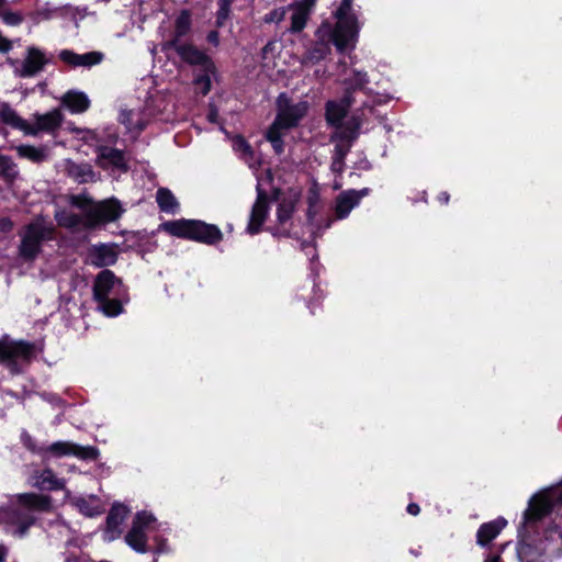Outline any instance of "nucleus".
Masks as SVG:
<instances>
[{
  "label": "nucleus",
  "mask_w": 562,
  "mask_h": 562,
  "mask_svg": "<svg viewBox=\"0 0 562 562\" xmlns=\"http://www.w3.org/2000/svg\"><path fill=\"white\" fill-rule=\"evenodd\" d=\"M75 443L69 441H56L44 447V453H50L54 457L74 456Z\"/></svg>",
  "instance_id": "obj_34"
},
{
  "label": "nucleus",
  "mask_w": 562,
  "mask_h": 562,
  "mask_svg": "<svg viewBox=\"0 0 562 562\" xmlns=\"http://www.w3.org/2000/svg\"><path fill=\"white\" fill-rule=\"evenodd\" d=\"M281 195H282V190L280 188H273L271 191V196H269V202L270 201H279L281 199Z\"/></svg>",
  "instance_id": "obj_61"
},
{
  "label": "nucleus",
  "mask_w": 562,
  "mask_h": 562,
  "mask_svg": "<svg viewBox=\"0 0 562 562\" xmlns=\"http://www.w3.org/2000/svg\"><path fill=\"white\" fill-rule=\"evenodd\" d=\"M21 439H22L24 447L29 451H31L33 453L43 454L44 447H37L36 441L32 438L31 435H29L27 432H23L21 436Z\"/></svg>",
  "instance_id": "obj_51"
},
{
  "label": "nucleus",
  "mask_w": 562,
  "mask_h": 562,
  "mask_svg": "<svg viewBox=\"0 0 562 562\" xmlns=\"http://www.w3.org/2000/svg\"><path fill=\"white\" fill-rule=\"evenodd\" d=\"M104 55L100 52H88L80 55L79 67H92L103 60Z\"/></svg>",
  "instance_id": "obj_41"
},
{
  "label": "nucleus",
  "mask_w": 562,
  "mask_h": 562,
  "mask_svg": "<svg viewBox=\"0 0 562 562\" xmlns=\"http://www.w3.org/2000/svg\"><path fill=\"white\" fill-rule=\"evenodd\" d=\"M36 356V345L26 340L5 341L0 339V363L12 372H19L18 360L31 362Z\"/></svg>",
  "instance_id": "obj_7"
},
{
  "label": "nucleus",
  "mask_w": 562,
  "mask_h": 562,
  "mask_svg": "<svg viewBox=\"0 0 562 562\" xmlns=\"http://www.w3.org/2000/svg\"><path fill=\"white\" fill-rule=\"evenodd\" d=\"M406 512L412 516H417L420 513V507L416 503H409L406 507Z\"/></svg>",
  "instance_id": "obj_60"
},
{
  "label": "nucleus",
  "mask_w": 562,
  "mask_h": 562,
  "mask_svg": "<svg viewBox=\"0 0 562 562\" xmlns=\"http://www.w3.org/2000/svg\"><path fill=\"white\" fill-rule=\"evenodd\" d=\"M449 199H450V195L448 192L446 191H442L440 192L438 195H437V200L439 201V203L441 204H448L449 202Z\"/></svg>",
  "instance_id": "obj_62"
},
{
  "label": "nucleus",
  "mask_w": 562,
  "mask_h": 562,
  "mask_svg": "<svg viewBox=\"0 0 562 562\" xmlns=\"http://www.w3.org/2000/svg\"><path fill=\"white\" fill-rule=\"evenodd\" d=\"M15 149L20 158L27 159L35 164H41L47 158L45 149L41 147L22 144L19 145Z\"/></svg>",
  "instance_id": "obj_31"
},
{
  "label": "nucleus",
  "mask_w": 562,
  "mask_h": 562,
  "mask_svg": "<svg viewBox=\"0 0 562 562\" xmlns=\"http://www.w3.org/2000/svg\"><path fill=\"white\" fill-rule=\"evenodd\" d=\"M158 231L170 236L191 240L207 246H215L223 240V232L215 224H209L202 220L179 218L161 223Z\"/></svg>",
  "instance_id": "obj_2"
},
{
  "label": "nucleus",
  "mask_w": 562,
  "mask_h": 562,
  "mask_svg": "<svg viewBox=\"0 0 562 562\" xmlns=\"http://www.w3.org/2000/svg\"><path fill=\"white\" fill-rule=\"evenodd\" d=\"M353 102L355 97H351L350 92H344L338 100H328L325 103V120L328 126L339 127L342 125Z\"/></svg>",
  "instance_id": "obj_12"
},
{
  "label": "nucleus",
  "mask_w": 562,
  "mask_h": 562,
  "mask_svg": "<svg viewBox=\"0 0 562 562\" xmlns=\"http://www.w3.org/2000/svg\"><path fill=\"white\" fill-rule=\"evenodd\" d=\"M156 201L159 210L168 214H175L179 207L176 196L168 188L157 190Z\"/></svg>",
  "instance_id": "obj_27"
},
{
  "label": "nucleus",
  "mask_w": 562,
  "mask_h": 562,
  "mask_svg": "<svg viewBox=\"0 0 562 562\" xmlns=\"http://www.w3.org/2000/svg\"><path fill=\"white\" fill-rule=\"evenodd\" d=\"M285 14H286V9L281 7V8L273 9L270 12H268L267 14H265L262 20L267 24L280 23L281 21L284 20Z\"/></svg>",
  "instance_id": "obj_47"
},
{
  "label": "nucleus",
  "mask_w": 562,
  "mask_h": 562,
  "mask_svg": "<svg viewBox=\"0 0 562 562\" xmlns=\"http://www.w3.org/2000/svg\"><path fill=\"white\" fill-rule=\"evenodd\" d=\"M207 121L210 123H216L218 119V110L214 104H210L209 111H207Z\"/></svg>",
  "instance_id": "obj_59"
},
{
  "label": "nucleus",
  "mask_w": 562,
  "mask_h": 562,
  "mask_svg": "<svg viewBox=\"0 0 562 562\" xmlns=\"http://www.w3.org/2000/svg\"><path fill=\"white\" fill-rule=\"evenodd\" d=\"M36 520L37 518L32 513L16 506L5 508L3 524L15 526L14 535L22 538L35 525Z\"/></svg>",
  "instance_id": "obj_13"
},
{
  "label": "nucleus",
  "mask_w": 562,
  "mask_h": 562,
  "mask_svg": "<svg viewBox=\"0 0 562 562\" xmlns=\"http://www.w3.org/2000/svg\"><path fill=\"white\" fill-rule=\"evenodd\" d=\"M46 64L47 59L43 52L36 47H29L27 55L23 61L22 69L20 70V76L23 78L33 77L43 70Z\"/></svg>",
  "instance_id": "obj_17"
},
{
  "label": "nucleus",
  "mask_w": 562,
  "mask_h": 562,
  "mask_svg": "<svg viewBox=\"0 0 562 562\" xmlns=\"http://www.w3.org/2000/svg\"><path fill=\"white\" fill-rule=\"evenodd\" d=\"M102 313L109 317H115L123 312L122 302L119 299L105 297L103 301H95Z\"/></svg>",
  "instance_id": "obj_35"
},
{
  "label": "nucleus",
  "mask_w": 562,
  "mask_h": 562,
  "mask_svg": "<svg viewBox=\"0 0 562 562\" xmlns=\"http://www.w3.org/2000/svg\"><path fill=\"white\" fill-rule=\"evenodd\" d=\"M61 104L71 113H83L90 108L91 101L85 92L69 90L63 95Z\"/></svg>",
  "instance_id": "obj_20"
},
{
  "label": "nucleus",
  "mask_w": 562,
  "mask_h": 562,
  "mask_svg": "<svg viewBox=\"0 0 562 562\" xmlns=\"http://www.w3.org/2000/svg\"><path fill=\"white\" fill-rule=\"evenodd\" d=\"M128 514V508L123 504H114L108 513L105 524L106 531L115 536L121 533V525L124 522Z\"/></svg>",
  "instance_id": "obj_23"
},
{
  "label": "nucleus",
  "mask_w": 562,
  "mask_h": 562,
  "mask_svg": "<svg viewBox=\"0 0 562 562\" xmlns=\"http://www.w3.org/2000/svg\"><path fill=\"white\" fill-rule=\"evenodd\" d=\"M12 49V42L0 33V53H9Z\"/></svg>",
  "instance_id": "obj_57"
},
{
  "label": "nucleus",
  "mask_w": 562,
  "mask_h": 562,
  "mask_svg": "<svg viewBox=\"0 0 562 562\" xmlns=\"http://www.w3.org/2000/svg\"><path fill=\"white\" fill-rule=\"evenodd\" d=\"M68 173L79 183H86L94 180L93 168L89 164H71Z\"/></svg>",
  "instance_id": "obj_32"
},
{
  "label": "nucleus",
  "mask_w": 562,
  "mask_h": 562,
  "mask_svg": "<svg viewBox=\"0 0 562 562\" xmlns=\"http://www.w3.org/2000/svg\"><path fill=\"white\" fill-rule=\"evenodd\" d=\"M154 520L155 517L151 514L145 510L138 512L134 517L132 527H138L139 530L145 531V528H147Z\"/></svg>",
  "instance_id": "obj_44"
},
{
  "label": "nucleus",
  "mask_w": 562,
  "mask_h": 562,
  "mask_svg": "<svg viewBox=\"0 0 562 562\" xmlns=\"http://www.w3.org/2000/svg\"><path fill=\"white\" fill-rule=\"evenodd\" d=\"M329 53H330V47L326 44H319V42H315V44L311 50L312 58H315L316 60H322V59L326 58V56Z\"/></svg>",
  "instance_id": "obj_50"
},
{
  "label": "nucleus",
  "mask_w": 562,
  "mask_h": 562,
  "mask_svg": "<svg viewBox=\"0 0 562 562\" xmlns=\"http://www.w3.org/2000/svg\"><path fill=\"white\" fill-rule=\"evenodd\" d=\"M236 0H216L215 27L222 29L232 14V5Z\"/></svg>",
  "instance_id": "obj_33"
},
{
  "label": "nucleus",
  "mask_w": 562,
  "mask_h": 562,
  "mask_svg": "<svg viewBox=\"0 0 562 562\" xmlns=\"http://www.w3.org/2000/svg\"><path fill=\"white\" fill-rule=\"evenodd\" d=\"M206 41L212 46L217 47L220 45V32L217 30H211L206 34Z\"/></svg>",
  "instance_id": "obj_55"
},
{
  "label": "nucleus",
  "mask_w": 562,
  "mask_h": 562,
  "mask_svg": "<svg viewBox=\"0 0 562 562\" xmlns=\"http://www.w3.org/2000/svg\"><path fill=\"white\" fill-rule=\"evenodd\" d=\"M171 50H175L184 64L200 67V72L193 78V85L200 89L202 95H207L212 90V77L217 74V67L212 57L193 43L180 44Z\"/></svg>",
  "instance_id": "obj_5"
},
{
  "label": "nucleus",
  "mask_w": 562,
  "mask_h": 562,
  "mask_svg": "<svg viewBox=\"0 0 562 562\" xmlns=\"http://www.w3.org/2000/svg\"><path fill=\"white\" fill-rule=\"evenodd\" d=\"M507 520L504 517H497L494 520L482 524L476 531V542L481 547L488 546L506 527Z\"/></svg>",
  "instance_id": "obj_18"
},
{
  "label": "nucleus",
  "mask_w": 562,
  "mask_h": 562,
  "mask_svg": "<svg viewBox=\"0 0 562 562\" xmlns=\"http://www.w3.org/2000/svg\"><path fill=\"white\" fill-rule=\"evenodd\" d=\"M293 13L291 15V25L289 27V32L292 34L301 33L310 19V15L305 12H302L295 8H293Z\"/></svg>",
  "instance_id": "obj_37"
},
{
  "label": "nucleus",
  "mask_w": 562,
  "mask_h": 562,
  "mask_svg": "<svg viewBox=\"0 0 562 562\" xmlns=\"http://www.w3.org/2000/svg\"><path fill=\"white\" fill-rule=\"evenodd\" d=\"M148 236L145 232L137 231V232H131L127 234L125 238V243H131L127 245L131 249H136L142 246V241L144 239H147Z\"/></svg>",
  "instance_id": "obj_46"
},
{
  "label": "nucleus",
  "mask_w": 562,
  "mask_h": 562,
  "mask_svg": "<svg viewBox=\"0 0 562 562\" xmlns=\"http://www.w3.org/2000/svg\"><path fill=\"white\" fill-rule=\"evenodd\" d=\"M59 59L72 67H79L80 54L75 53L70 49H63L58 55Z\"/></svg>",
  "instance_id": "obj_49"
},
{
  "label": "nucleus",
  "mask_w": 562,
  "mask_h": 562,
  "mask_svg": "<svg viewBox=\"0 0 562 562\" xmlns=\"http://www.w3.org/2000/svg\"><path fill=\"white\" fill-rule=\"evenodd\" d=\"M257 198L252 204L249 222L246 232L249 235H257L263 229V224L268 218L270 204L268 193L260 187L257 186Z\"/></svg>",
  "instance_id": "obj_10"
},
{
  "label": "nucleus",
  "mask_w": 562,
  "mask_h": 562,
  "mask_svg": "<svg viewBox=\"0 0 562 562\" xmlns=\"http://www.w3.org/2000/svg\"><path fill=\"white\" fill-rule=\"evenodd\" d=\"M361 126V115L352 114L347 121H342V125L337 127L338 130H340L338 138L351 145L355 140L358 139Z\"/></svg>",
  "instance_id": "obj_21"
},
{
  "label": "nucleus",
  "mask_w": 562,
  "mask_h": 562,
  "mask_svg": "<svg viewBox=\"0 0 562 562\" xmlns=\"http://www.w3.org/2000/svg\"><path fill=\"white\" fill-rule=\"evenodd\" d=\"M7 555L8 549L3 544H0V562H5Z\"/></svg>",
  "instance_id": "obj_63"
},
{
  "label": "nucleus",
  "mask_w": 562,
  "mask_h": 562,
  "mask_svg": "<svg viewBox=\"0 0 562 562\" xmlns=\"http://www.w3.org/2000/svg\"><path fill=\"white\" fill-rule=\"evenodd\" d=\"M333 34L334 25L328 21H324L315 32L316 42H319V44H326L328 46L329 44L334 45Z\"/></svg>",
  "instance_id": "obj_36"
},
{
  "label": "nucleus",
  "mask_w": 562,
  "mask_h": 562,
  "mask_svg": "<svg viewBox=\"0 0 562 562\" xmlns=\"http://www.w3.org/2000/svg\"><path fill=\"white\" fill-rule=\"evenodd\" d=\"M13 228V222L10 217L0 218V231L2 233H9Z\"/></svg>",
  "instance_id": "obj_56"
},
{
  "label": "nucleus",
  "mask_w": 562,
  "mask_h": 562,
  "mask_svg": "<svg viewBox=\"0 0 562 562\" xmlns=\"http://www.w3.org/2000/svg\"><path fill=\"white\" fill-rule=\"evenodd\" d=\"M335 216L337 220H345L349 216L350 212L358 206L357 196L352 195L350 190L341 191L335 201Z\"/></svg>",
  "instance_id": "obj_22"
},
{
  "label": "nucleus",
  "mask_w": 562,
  "mask_h": 562,
  "mask_svg": "<svg viewBox=\"0 0 562 562\" xmlns=\"http://www.w3.org/2000/svg\"><path fill=\"white\" fill-rule=\"evenodd\" d=\"M192 31L191 12L182 10L175 20L171 37L161 44L162 52H169L172 47L183 44L182 38L187 37Z\"/></svg>",
  "instance_id": "obj_14"
},
{
  "label": "nucleus",
  "mask_w": 562,
  "mask_h": 562,
  "mask_svg": "<svg viewBox=\"0 0 562 562\" xmlns=\"http://www.w3.org/2000/svg\"><path fill=\"white\" fill-rule=\"evenodd\" d=\"M58 224L67 228H74L79 224H82V217H80L77 214L70 213L67 216H65L64 220H58Z\"/></svg>",
  "instance_id": "obj_52"
},
{
  "label": "nucleus",
  "mask_w": 562,
  "mask_h": 562,
  "mask_svg": "<svg viewBox=\"0 0 562 562\" xmlns=\"http://www.w3.org/2000/svg\"><path fill=\"white\" fill-rule=\"evenodd\" d=\"M97 165L102 169L113 168L123 173L130 170L125 153L119 148L100 145L95 148Z\"/></svg>",
  "instance_id": "obj_11"
},
{
  "label": "nucleus",
  "mask_w": 562,
  "mask_h": 562,
  "mask_svg": "<svg viewBox=\"0 0 562 562\" xmlns=\"http://www.w3.org/2000/svg\"><path fill=\"white\" fill-rule=\"evenodd\" d=\"M293 223H290V226L286 227L285 224H279L276 226L266 227V232L270 233L274 238H291L293 234L291 232Z\"/></svg>",
  "instance_id": "obj_42"
},
{
  "label": "nucleus",
  "mask_w": 562,
  "mask_h": 562,
  "mask_svg": "<svg viewBox=\"0 0 562 562\" xmlns=\"http://www.w3.org/2000/svg\"><path fill=\"white\" fill-rule=\"evenodd\" d=\"M276 109L274 120L266 130L265 139L270 143L274 155L281 156L285 150V133L300 126L308 113L310 105L306 101L293 103L286 93L282 92L277 98Z\"/></svg>",
  "instance_id": "obj_1"
},
{
  "label": "nucleus",
  "mask_w": 562,
  "mask_h": 562,
  "mask_svg": "<svg viewBox=\"0 0 562 562\" xmlns=\"http://www.w3.org/2000/svg\"><path fill=\"white\" fill-rule=\"evenodd\" d=\"M361 25L358 20H336L334 24V46L340 54L355 49Z\"/></svg>",
  "instance_id": "obj_8"
},
{
  "label": "nucleus",
  "mask_w": 562,
  "mask_h": 562,
  "mask_svg": "<svg viewBox=\"0 0 562 562\" xmlns=\"http://www.w3.org/2000/svg\"><path fill=\"white\" fill-rule=\"evenodd\" d=\"M18 505L32 513L33 512H48L52 507V499L49 496L38 495L35 493H23L16 497Z\"/></svg>",
  "instance_id": "obj_19"
},
{
  "label": "nucleus",
  "mask_w": 562,
  "mask_h": 562,
  "mask_svg": "<svg viewBox=\"0 0 562 562\" xmlns=\"http://www.w3.org/2000/svg\"><path fill=\"white\" fill-rule=\"evenodd\" d=\"M74 456L81 460L95 461L100 456V451L94 446L83 447L75 443Z\"/></svg>",
  "instance_id": "obj_39"
},
{
  "label": "nucleus",
  "mask_w": 562,
  "mask_h": 562,
  "mask_svg": "<svg viewBox=\"0 0 562 562\" xmlns=\"http://www.w3.org/2000/svg\"><path fill=\"white\" fill-rule=\"evenodd\" d=\"M369 76L366 71L353 70L352 77L345 80L346 89L344 92H350L353 97L357 91H364L369 85Z\"/></svg>",
  "instance_id": "obj_30"
},
{
  "label": "nucleus",
  "mask_w": 562,
  "mask_h": 562,
  "mask_svg": "<svg viewBox=\"0 0 562 562\" xmlns=\"http://www.w3.org/2000/svg\"><path fill=\"white\" fill-rule=\"evenodd\" d=\"M15 167L11 157L0 155V176L4 178L14 179L15 172H13V168Z\"/></svg>",
  "instance_id": "obj_43"
},
{
  "label": "nucleus",
  "mask_w": 562,
  "mask_h": 562,
  "mask_svg": "<svg viewBox=\"0 0 562 562\" xmlns=\"http://www.w3.org/2000/svg\"><path fill=\"white\" fill-rule=\"evenodd\" d=\"M234 148H235V150L240 151L244 156H247V157L254 156V149H252L251 145L241 135H237L235 137Z\"/></svg>",
  "instance_id": "obj_45"
},
{
  "label": "nucleus",
  "mask_w": 562,
  "mask_h": 562,
  "mask_svg": "<svg viewBox=\"0 0 562 562\" xmlns=\"http://www.w3.org/2000/svg\"><path fill=\"white\" fill-rule=\"evenodd\" d=\"M296 203L297 198H283L280 200L276 213L279 224H286L291 221L296 209Z\"/></svg>",
  "instance_id": "obj_29"
},
{
  "label": "nucleus",
  "mask_w": 562,
  "mask_h": 562,
  "mask_svg": "<svg viewBox=\"0 0 562 562\" xmlns=\"http://www.w3.org/2000/svg\"><path fill=\"white\" fill-rule=\"evenodd\" d=\"M349 190H350V192H352L353 196H357L358 204H360L361 200L364 196H368L370 194V192H371L370 188H363L361 190H355V189H349Z\"/></svg>",
  "instance_id": "obj_58"
},
{
  "label": "nucleus",
  "mask_w": 562,
  "mask_h": 562,
  "mask_svg": "<svg viewBox=\"0 0 562 562\" xmlns=\"http://www.w3.org/2000/svg\"><path fill=\"white\" fill-rule=\"evenodd\" d=\"M552 513L562 519V482L530 497L528 507L524 512L521 525L518 528L519 533H521L522 528L533 527Z\"/></svg>",
  "instance_id": "obj_4"
},
{
  "label": "nucleus",
  "mask_w": 562,
  "mask_h": 562,
  "mask_svg": "<svg viewBox=\"0 0 562 562\" xmlns=\"http://www.w3.org/2000/svg\"><path fill=\"white\" fill-rule=\"evenodd\" d=\"M49 231L40 223H30L24 226L19 245V256L26 262L34 261L42 252L43 243L48 239Z\"/></svg>",
  "instance_id": "obj_6"
},
{
  "label": "nucleus",
  "mask_w": 562,
  "mask_h": 562,
  "mask_svg": "<svg viewBox=\"0 0 562 562\" xmlns=\"http://www.w3.org/2000/svg\"><path fill=\"white\" fill-rule=\"evenodd\" d=\"M126 543L138 553L147 552V536L138 527H131L125 536Z\"/></svg>",
  "instance_id": "obj_28"
},
{
  "label": "nucleus",
  "mask_w": 562,
  "mask_h": 562,
  "mask_svg": "<svg viewBox=\"0 0 562 562\" xmlns=\"http://www.w3.org/2000/svg\"><path fill=\"white\" fill-rule=\"evenodd\" d=\"M116 284H122V279L117 278L110 269H102L94 278L92 284V296L94 301H103L110 296Z\"/></svg>",
  "instance_id": "obj_15"
},
{
  "label": "nucleus",
  "mask_w": 562,
  "mask_h": 562,
  "mask_svg": "<svg viewBox=\"0 0 562 562\" xmlns=\"http://www.w3.org/2000/svg\"><path fill=\"white\" fill-rule=\"evenodd\" d=\"M72 204L82 211V226L88 231L115 222L124 213L121 202L114 196L101 201H94L88 196H75Z\"/></svg>",
  "instance_id": "obj_3"
},
{
  "label": "nucleus",
  "mask_w": 562,
  "mask_h": 562,
  "mask_svg": "<svg viewBox=\"0 0 562 562\" xmlns=\"http://www.w3.org/2000/svg\"><path fill=\"white\" fill-rule=\"evenodd\" d=\"M1 18L4 24L10 26H18L23 22V15L20 12L2 11Z\"/></svg>",
  "instance_id": "obj_48"
},
{
  "label": "nucleus",
  "mask_w": 562,
  "mask_h": 562,
  "mask_svg": "<svg viewBox=\"0 0 562 562\" xmlns=\"http://www.w3.org/2000/svg\"><path fill=\"white\" fill-rule=\"evenodd\" d=\"M315 5H316V0H300V1L295 2L294 4H291L290 7L295 8L297 10L311 15Z\"/></svg>",
  "instance_id": "obj_53"
},
{
  "label": "nucleus",
  "mask_w": 562,
  "mask_h": 562,
  "mask_svg": "<svg viewBox=\"0 0 562 562\" xmlns=\"http://www.w3.org/2000/svg\"><path fill=\"white\" fill-rule=\"evenodd\" d=\"M336 20H358L353 7L340 2L339 7L333 12Z\"/></svg>",
  "instance_id": "obj_40"
},
{
  "label": "nucleus",
  "mask_w": 562,
  "mask_h": 562,
  "mask_svg": "<svg viewBox=\"0 0 562 562\" xmlns=\"http://www.w3.org/2000/svg\"><path fill=\"white\" fill-rule=\"evenodd\" d=\"M35 124H29L26 135L35 136L40 132L54 133L63 123L64 115L58 109H54L45 114H35Z\"/></svg>",
  "instance_id": "obj_16"
},
{
  "label": "nucleus",
  "mask_w": 562,
  "mask_h": 562,
  "mask_svg": "<svg viewBox=\"0 0 562 562\" xmlns=\"http://www.w3.org/2000/svg\"><path fill=\"white\" fill-rule=\"evenodd\" d=\"M485 562H499V557L488 558Z\"/></svg>",
  "instance_id": "obj_64"
},
{
  "label": "nucleus",
  "mask_w": 562,
  "mask_h": 562,
  "mask_svg": "<svg viewBox=\"0 0 562 562\" xmlns=\"http://www.w3.org/2000/svg\"><path fill=\"white\" fill-rule=\"evenodd\" d=\"M119 245L115 243H98L89 246L86 262L95 268L114 266L119 260Z\"/></svg>",
  "instance_id": "obj_9"
},
{
  "label": "nucleus",
  "mask_w": 562,
  "mask_h": 562,
  "mask_svg": "<svg viewBox=\"0 0 562 562\" xmlns=\"http://www.w3.org/2000/svg\"><path fill=\"white\" fill-rule=\"evenodd\" d=\"M75 506L82 515L87 517H94L101 514L99 506L93 505L90 499L78 497L75 499Z\"/></svg>",
  "instance_id": "obj_38"
},
{
  "label": "nucleus",
  "mask_w": 562,
  "mask_h": 562,
  "mask_svg": "<svg viewBox=\"0 0 562 562\" xmlns=\"http://www.w3.org/2000/svg\"><path fill=\"white\" fill-rule=\"evenodd\" d=\"M0 120L3 124L20 130L24 132V134L29 131V123L22 119L9 103H2L0 105Z\"/></svg>",
  "instance_id": "obj_24"
},
{
  "label": "nucleus",
  "mask_w": 562,
  "mask_h": 562,
  "mask_svg": "<svg viewBox=\"0 0 562 562\" xmlns=\"http://www.w3.org/2000/svg\"><path fill=\"white\" fill-rule=\"evenodd\" d=\"M35 485L42 491H60L65 488L64 480L58 479L50 469H45L41 472Z\"/></svg>",
  "instance_id": "obj_25"
},
{
  "label": "nucleus",
  "mask_w": 562,
  "mask_h": 562,
  "mask_svg": "<svg viewBox=\"0 0 562 562\" xmlns=\"http://www.w3.org/2000/svg\"><path fill=\"white\" fill-rule=\"evenodd\" d=\"M517 557L520 562H539L543 551L537 544L521 540L517 544Z\"/></svg>",
  "instance_id": "obj_26"
},
{
  "label": "nucleus",
  "mask_w": 562,
  "mask_h": 562,
  "mask_svg": "<svg viewBox=\"0 0 562 562\" xmlns=\"http://www.w3.org/2000/svg\"><path fill=\"white\" fill-rule=\"evenodd\" d=\"M315 203H316V198L310 196L308 198V209L306 212V218H307L308 223H313V221L316 216Z\"/></svg>",
  "instance_id": "obj_54"
}]
</instances>
